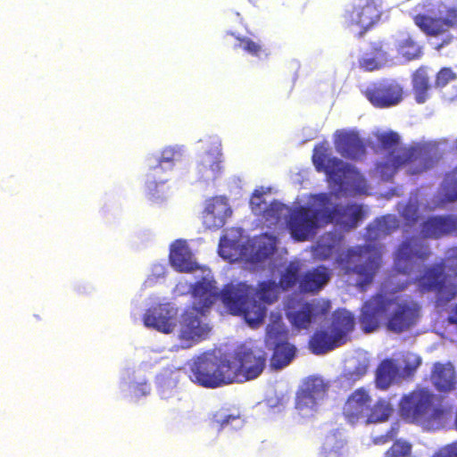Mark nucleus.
Here are the masks:
<instances>
[{
	"instance_id": "obj_1",
	"label": "nucleus",
	"mask_w": 457,
	"mask_h": 457,
	"mask_svg": "<svg viewBox=\"0 0 457 457\" xmlns=\"http://www.w3.org/2000/svg\"><path fill=\"white\" fill-rule=\"evenodd\" d=\"M378 147L385 152L384 159L376 163L374 171L384 181L391 180L401 170L415 176L433 169L439 161L436 153L421 145L402 146L399 135L386 131L378 135Z\"/></svg>"
},
{
	"instance_id": "obj_2",
	"label": "nucleus",
	"mask_w": 457,
	"mask_h": 457,
	"mask_svg": "<svg viewBox=\"0 0 457 457\" xmlns=\"http://www.w3.org/2000/svg\"><path fill=\"white\" fill-rule=\"evenodd\" d=\"M398 228L397 220L391 215L378 218L367 227V243L348 249L342 269L346 275L357 276L356 285L362 290L373 281L381 263L382 245L376 241Z\"/></svg>"
},
{
	"instance_id": "obj_3",
	"label": "nucleus",
	"mask_w": 457,
	"mask_h": 457,
	"mask_svg": "<svg viewBox=\"0 0 457 457\" xmlns=\"http://www.w3.org/2000/svg\"><path fill=\"white\" fill-rule=\"evenodd\" d=\"M278 286L274 280L258 283L254 289L244 282L227 284L222 288L221 302L229 313L242 316L251 328H257L266 317L267 304L278 300Z\"/></svg>"
},
{
	"instance_id": "obj_4",
	"label": "nucleus",
	"mask_w": 457,
	"mask_h": 457,
	"mask_svg": "<svg viewBox=\"0 0 457 457\" xmlns=\"http://www.w3.org/2000/svg\"><path fill=\"white\" fill-rule=\"evenodd\" d=\"M227 353L204 355L191 366L190 379L205 388H217L233 383Z\"/></svg>"
},
{
	"instance_id": "obj_5",
	"label": "nucleus",
	"mask_w": 457,
	"mask_h": 457,
	"mask_svg": "<svg viewBox=\"0 0 457 457\" xmlns=\"http://www.w3.org/2000/svg\"><path fill=\"white\" fill-rule=\"evenodd\" d=\"M435 395L427 388H418L404 395L399 402V415L409 423L420 424L439 419L444 410L434 406Z\"/></svg>"
},
{
	"instance_id": "obj_6",
	"label": "nucleus",
	"mask_w": 457,
	"mask_h": 457,
	"mask_svg": "<svg viewBox=\"0 0 457 457\" xmlns=\"http://www.w3.org/2000/svg\"><path fill=\"white\" fill-rule=\"evenodd\" d=\"M233 383L258 378L266 366L267 356L261 348L240 345L231 353H227Z\"/></svg>"
},
{
	"instance_id": "obj_7",
	"label": "nucleus",
	"mask_w": 457,
	"mask_h": 457,
	"mask_svg": "<svg viewBox=\"0 0 457 457\" xmlns=\"http://www.w3.org/2000/svg\"><path fill=\"white\" fill-rule=\"evenodd\" d=\"M312 160L316 170L325 173L328 180L338 187L346 183L348 179L358 175L355 167L331 156L327 142L320 143L314 146Z\"/></svg>"
},
{
	"instance_id": "obj_8",
	"label": "nucleus",
	"mask_w": 457,
	"mask_h": 457,
	"mask_svg": "<svg viewBox=\"0 0 457 457\" xmlns=\"http://www.w3.org/2000/svg\"><path fill=\"white\" fill-rule=\"evenodd\" d=\"M312 203L314 206L312 211L309 207L300 206L290 213L287 227L296 241L307 240L314 233L319 224L326 225L324 211L319 204L317 195L312 196Z\"/></svg>"
},
{
	"instance_id": "obj_9",
	"label": "nucleus",
	"mask_w": 457,
	"mask_h": 457,
	"mask_svg": "<svg viewBox=\"0 0 457 457\" xmlns=\"http://www.w3.org/2000/svg\"><path fill=\"white\" fill-rule=\"evenodd\" d=\"M431 255L428 243L419 237H409L403 240L394 253L395 269L403 274H409L415 266L427 261Z\"/></svg>"
},
{
	"instance_id": "obj_10",
	"label": "nucleus",
	"mask_w": 457,
	"mask_h": 457,
	"mask_svg": "<svg viewBox=\"0 0 457 457\" xmlns=\"http://www.w3.org/2000/svg\"><path fill=\"white\" fill-rule=\"evenodd\" d=\"M319 204L323 208L325 224L336 222L344 228H355L363 218V211L361 205L351 204H332L331 197L327 193L317 195Z\"/></svg>"
},
{
	"instance_id": "obj_11",
	"label": "nucleus",
	"mask_w": 457,
	"mask_h": 457,
	"mask_svg": "<svg viewBox=\"0 0 457 457\" xmlns=\"http://www.w3.org/2000/svg\"><path fill=\"white\" fill-rule=\"evenodd\" d=\"M394 300L391 312L388 311L386 317V328L388 331L401 334L409 330L418 321L420 307L419 303L411 299H399L390 297Z\"/></svg>"
},
{
	"instance_id": "obj_12",
	"label": "nucleus",
	"mask_w": 457,
	"mask_h": 457,
	"mask_svg": "<svg viewBox=\"0 0 457 457\" xmlns=\"http://www.w3.org/2000/svg\"><path fill=\"white\" fill-rule=\"evenodd\" d=\"M394 300L385 294L378 293L366 300L360 310L358 322L361 329L366 333L377 331L390 311Z\"/></svg>"
},
{
	"instance_id": "obj_13",
	"label": "nucleus",
	"mask_w": 457,
	"mask_h": 457,
	"mask_svg": "<svg viewBox=\"0 0 457 457\" xmlns=\"http://www.w3.org/2000/svg\"><path fill=\"white\" fill-rule=\"evenodd\" d=\"M445 267V261L426 267L423 273L417 278L420 292H434L441 300L453 299L456 291L454 287L447 285Z\"/></svg>"
},
{
	"instance_id": "obj_14",
	"label": "nucleus",
	"mask_w": 457,
	"mask_h": 457,
	"mask_svg": "<svg viewBox=\"0 0 457 457\" xmlns=\"http://www.w3.org/2000/svg\"><path fill=\"white\" fill-rule=\"evenodd\" d=\"M204 315V310H200L196 306L186 309L180 315L179 338L186 343L185 347L192 346L207 336L210 328L203 320Z\"/></svg>"
},
{
	"instance_id": "obj_15",
	"label": "nucleus",
	"mask_w": 457,
	"mask_h": 457,
	"mask_svg": "<svg viewBox=\"0 0 457 457\" xmlns=\"http://www.w3.org/2000/svg\"><path fill=\"white\" fill-rule=\"evenodd\" d=\"M363 95L374 107L390 108L403 101V88L395 80L383 79L367 87Z\"/></svg>"
},
{
	"instance_id": "obj_16",
	"label": "nucleus",
	"mask_w": 457,
	"mask_h": 457,
	"mask_svg": "<svg viewBox=\"0 0 457 457\" xmlns=\"http://www.w3.org/2000/svg\"><path fill=\"white\" fill-rule=\"evenodd\" d=\"M345 21L349 27L360 29V36L370 29L381 18V11L376 0H359V3L346 11Z\"/></svg>"
},
{
	"instance_id": "obj_17",
	"label": "nucleus",
	"mask_w": 457,
	"mask_h": 457,
	"mask_svg": "<svg viewBox=\"0 0 457 457\" xmlns=\"http://www.w3.org/2000/svg\"><path fill=\"white\" fill-rule=\"evenodd\" d=\"M413 21L428 36L442 35L452 29H457V6L447 8L445 15L441 17L417 14L413 17Z\"/></svg>"
},
{
	"instance_id": "obj_18",
	"label": "nucleus",
	"mask_w": 457,
	"mask_h": 457,
	"mask_svg": "<svg viewBox=\"0 0 457 457\" xmlns=\"http://www.w3.org/2000/svg\"><path fill=\"white\" fill-rule=\"evenodd\" d=\"M286 337L287 332L285 330L269 326L267 339L274 344L270 361L271 366L277 370L287 366L295 356L296 348Z\"/></svg>"
},
{
	"instance_id": "obj_19",
	"label": "nucleus",
	"mask_w": 457,
	"mask_h": 457,
	"mask_svg": "<svg viewBox=\"0 0 457 457\" xmlns=\"http://www.w3.org/2000/svg\"><path fill=\"white\" fill-rule=\"evenodd\" d=\"M232 210L225 196H213L206 201L203 212V222L208 229H219L224 226L227 218L231 216Z\"/></svg>"
},
{
	"instance_id": "obj_20",
	"label": "nucleus",
	"mask_w": 457,
	"mask_h": 457,
	"mask_svg": "<svg viewBox=\"0 0 457 457\" xmlns=\"http://www.w3.org/2000/svg\"><path fill=\"white\" fill-rule=\"evenodd\" d=\"M334 145L337 152L346 159L359 160L366 154L364 143L353 131H337Z\"/></svg>"
},
{
	"instance_id": "obj_21",
	"label": "nucleus",
	"mask_w": 457,
	"mask_h": 457,
	"mask_svg": "<svg viewBox=\"0 0 457 457\" xmlns=\"http://www.w3.org/2000/svg\"><path fill=\"white\" fill-rule=\"evenodd\" d=\"M176 312L166 304H158L147 310L144 315V324L162 333H171L175 328Z\"/></svg>"
},
{
	"instance_id": "obj_22",
	"label": "nucleus",
	"mask_w": 457,
	"mask_h": 457,
	"mask_svg": "<svg viewBox=\"0 0 457 457\" xmlns=\"http://www.w3.org/2000/svg\"><path fill=\"white\" fill-rule=\"evenodd\" d=\"M453 233L457 234L456 216H432L420 225V234L425 238L437 239Z\"/></svg>"
},
{
	"instance_id": "obj_23",
	"label": "nucleus",
	"mask_w": 457,
	"mask_h": 457,
	"mask_svg": "<svg viewBox=\"0 0 457 457\" xmlns=\"http://www.w3.org/2000/svg\"><path fill=\"white\" fill-rule=\"evenodd\" d=\"M370 403L371 397L368 391L363 387L357 388L346 399L343 414L348 422L353 424L361 418L367 417Z\"/></svg>"
},
{
	"instance_id": "obj_24",
	"label": "nucleus",
	"mask_w": 457,
	"mask_h": 457,
	"mask_svg": "<svg viewBox=\"0 0 457 457\" xmlns=\"http://www.w3.org/2000/svg\"><path fill=\"white\" fill-rule=\"evenodd\" d=\"M318 314L317 306L310 302H292L287 306V316L295 328H308Z\"/></svg>"
},
{
	"instance_id": "obj_25",
	"label": "nucleus",
	"mask_w": 457,
	"mask_h": 457,
	"mask_svg": "<svg viewBox=\"0 0 457 457\" xmlns=\"http://www.w3.org/2000/svg\"><path fill=\"white\" fill-rule=\"evenodd\" d=\"M169 258L172 267L179 272H191L198 268L185 240L178 239L171 245Z\"/></svg>"
},
{
	"instance_id": "obj_26",
	"label": "nucleus",
	"mask_w": 457,
	"mask_h": 457,
	"mask_svg": "<svg viewBox=\"0 0 457 457\" xmlns=\"http://www.w3.org/2000/svg\"><path fill=\"white\" fill-rule=\"evenodd\" d=\"M221 292L222 290L219 292L214 281L203 278L195 282L192 287V295L195 299L192 306H196L206 312L219 296L221 298Z\"/></svg>"
},
{
	"instance_id": "obj_27",
	"label": "nucleus",
	"mask_w": 457,
	"mask_h": 457,
	"mask_svg": "<svg viewBox=\"0 0 457 457\" xmlns=\"http://www.w3.org/2000/svg\"><path fill=\"white\" fill-rule=\"evenodd\" d=\"M330 272L323 265L307 270L299 279V290L302 293L316 294L328 282Z\"/></svg>"
},
{
	"instance_id": "obj_28",
	"label": "nucleus",
	"mask_w": 457,
	"mask_h": 457,
	"mask_svg": "<svg viewBox=\"0 0 457 457\" xmlns=\"http://www.w3.org/2000/svg\"><path fill=\"white\" fill-rule=\"evenodd\" d=\"M355 318L353 314L345 310H336L331 316L329 330L342 345L348 340V335L354 329Z\"/></svg>"
},
{
	"instance_id": "obj_29",
	"label": "nucleus",
	"mask_w": 457,
	"mask_h": 457,
	"mask_svg": "<svg viewBox=\"0 0 457 457\" xmlns=\"http://www.w3.org/2000/svg\"><path fill=\"white\" fill-rule=\"evenodd\" d=\"M341 345L335 335L326 329L316 330L309 340V348L316 355L327 353Z\"/></svg>"
},
{
	"instance_id": "obj_30",
	"label": "nucleus",
	"mask_w": 457,
	"mask_h": 457,
	"mask_svg": "<svg viewBox=\"0 0 457 457\" xmlns=\"http://www.w3.org/2000/svg\"><path fill=\"white\" fill-rule=\"evenodd\" d=\"M431 380L435 387L444 393H448L455 388L456 375L453 367L442 363H435Z\"/></svg>"
},
{
	"instance_id": "obj_31",
	"label": "nucleus",
	"mask_w": 457,
	"mask_h": 457,
	"mask_svg": "<svg viewBox=\"0 0 457 457\" xmlns=\"http://www.w3.org/2000/svg\"><path fill=\"white\" fill-rule=\"evenodd\" d=\"M411 85L414 99L418 104H424L430 96L432 85L425 67H420L411 75Z\"/></svg>"
},
{
	"instance_id": "obj_32",
	"label": "nucleus",
	"mask_w": 457,
	"mask_h": 457,
	"mask_svg": "<svg viewBox=\"0 0 457 457\" xmlns=\"http://www.w3.org/2000/svg\"><path fill=\"white\" fill-rule=\"evenodd\" d=\"M181 157L182 154L179 149L174 147H167L163 149L158 161V164L151 169L152 172L150 176L154 179V182L155 184L164 183L166 179H160L158 181L156 180L157 175L160 171L171 170L174 164L181 160Z\"/></svg>"
},
{
	"instance_id": "obj_33",
	"label": "nucleus",
	"mask_w": 457,
	"mask_h": 457,
	"mask_svg": "<svg viewBox=\"0 0 457 457\" xmlns=\"http://www.w3.org/2000/svg\"><path fill=\"white\" fill-rule=\"evenodd\" d=\"M327 391V386L320 378H309L303 386L301 394L297 396L299 403L314 404L316 399L322 398Z\"/></svg>"
},
{
	"instance_id": "obj_34",
	"label": "nucleus",
	"mask_w": 457,
	"mask_h": 457,
	"mask_svg": "<svg viewBox=\"0 0 457 457\" xmlns=\"http://www.w3.org/2000/svg\"><path fill=\"white\" fill-rule=\"evenodd\" d=\"M398 375V368L392 360L382 361L376 370V384L380 389H386Z\"/></svg>"
},
{
	"instance_id": "obj_35",
	"label": "nucleus",
	"mask_w": 457,
	"mask_h": 457,
	"mask_svg": "<svg viewBox=\"0 0 457 457\" xmlns=\"http://www.w3.org/2000/svg\"><path fill=\"white\" fill-rule=\"evenodd\" d=\"M393 413L392 404L386 399H378L372 406H369L367 421L370 423L383 422Z\"/></svg>"
},
{
	"instance_id": "obj_36",
	"label": "nucleus",
	"mask_w": 457,
	"mask_h": 457,
	"mask_svg": "<svg viewBox=\"0 0 457 457\" xmlns=\"http://www.w3.org/2000/svg\"><path fill=\"white\" fill-rule=\"evenodd\" d=\"M210 420L218 430H222L232 426L235 422L240 421L241 413L237 410L230 411L226 408H220L212 414Z\"/></svg>"
},
{
	"instance_id": "obj_37",
	"label": "nucleus",
	"mask_w": 457,
	"mask_h": 457,
	"mask_svg": "<svg viewBox=\"0 0 457 457\" xmlns=\"http://www.w3.org/2000/svg\"><path fill=\"white\" fill-rule=\"evenodd\" d=\"M221 170L220 154L212 155L206 154L200 164L198 165V171L202 176H206L207 179H216Z\"/></svg>"
},
{
	"instance_id": "obj_38",
	"label": "nucleus",
	"mask_w": 457,
	"mask_h": 457,
	"mask_svg": "<svg viewBox=\"0 0 457 457\" xmlns=\"http://www.w3.org/2000/svg\"><path fill=\"white\" fill-rule=\"evenodd\" d=\"M441 190L444 201L453 203L457 200V166L445 174Z\"/></svg>"
},
{
	"instance_id": "obj_39",
	"label": "nucleus",
	"mask_w": 457,
	"mask_h": 457,
	"mask_svg": "<svg viewBox=\"0 0 457 457\" xmlns=\"http://www.w3.org/2000/svg\"><path fill=\"white\" fill-rule=\"evenodd\" d=\"M287 211V207L285 204L278 201H273L270 204H267L263 208V212L259 215L262 216L265 221L275 225L286 215Z\"/></svg>"
},
{
	"instance_id": "obj_40",
	"label": "nucleus",
	"mask_w": 457,
	"mask_h": 457,
	"mask_svg": "<svg viewBox=\"0 0 457 457\" xmlns=\"http://www.w3.org/2000/svg\"><path fill=\"white\" fill-rule=\"evenodd\" d=\"M300 268L297 264L290 262L282 273L279 284L284 289H289L295 286L300 279Z\"/></svg>"
},
{
	"instance_id": "obj_41",
	"label": "nucleus",
	"mask_w": 457,
	"mask_h": 457,
	"mask_svg": "<svg viewBox=\"0 0 457 457\" xmlns=\"http://www.w3.org/2000/svg\"><path fill=\"white\" fill-rule=\"evenodd\" d=\"M399 53L407 60L418 59L422 54V49L412 38L403 39L399 45Z\"/></svg>"
},
{
	"instance_id": "obj_42",
	"label": "nucleus",
	"mask_w": 457,
	"mask_h": 457,
	"mask_svg": "<svg viewBox=\"0 0 457 457\" xmlns=\"http://www.w3.org/2000/svg\"><path fill=\"white\" fill-rule=\"evenodd\" d=\"M236 38L239 42V47L253 56L260 57L265 52L262 45L259 42L246 37H237Z\"/></svg>"
},
{
	"instance_id": "obj_43",
	"label": "nucleus",
	"mask_w": 457,
	"mask_h": 457,
	"mask_svg": "<svg viewBox=\"0 0 457 457\" xmlns=\"http://www.w3.org/2000/svg\"><path fill=\"white\" fill-rule=\"evenodd\" d=\"M411 445L408 442L395 441L383 457H411Z\"/></svg>"
},
{
	"instance_id": "obj_44",
	"label": "nucleus",
	"mask_w": 457,
	"mask_h": 457,
	"mask_svg": "<svg viewBox=\"0 0 457 457\" xmlns=\"http://www.w3.org/2000/svg\"><path fill=\"white\" fill-rule=\"evenodd\" d=\"M456 79L457 74L453 71V69L450 67H444L436 73L434 87L436 88H443Z\"/></svg>"
},
{
	"instance_id": "obj_45",
	"label": "nucleus",
	"mask_w": 457,
	"mask_h": 457,
	"mask_svg": "<svg viewBox=\"0 0 457 457\" xmlns=\"http://www.w3.org/2000/svg\"><path fill=\"white\" fill-rule=\"evenodd\" d=\"M388 49L389 45L382 40L374 41L370 44V54L385 63L387 62Z\"/></svg>"
},
{
	"instance_id": "obj_46",
	"label": "nucleus",
	"mask_w": 457,
	"mask_h": 457,
	"mask_svg": "<svg viewBox=\"0 0 457 457\" xmlns=\"http://www.w3.org/2000/svg\"><path fill=\"white\" fill-rule=\"evenodd\" d=\"M267 203L263 197V193L258 189L254 190L250 198V206L255 215L261 214Z\"/></svg>"
},
{
	"instance_id": "obj_47",
	"label": "nucleus",
	"mask_w": 457,
	"mask_h": 457,
	"mask_svg": "<svg viewBox=\"0 0 457 457\" xmlns=\"http://www.w3.org/2000/svg\"><path fill=\"white\" fill-rule=\"evenodd\" d=\"M385 62L377 57H363L359 61V66L365 71H373L381 69Z\"/></svg>"
},
{
	"instance_id": "obj_48",
	"label": "nucleus",
	"mask_w": 457,
	"mask_h": 457,
	"mask_svg": "<svg viewBox=\"0 0 457 457\" xmlns=\"http://www.w3.org/2000/svg\"><path fill=\"white\" fill-rule=\"evenodd\" d=\"M368 371V366L363 363H359L353 370L345 373V379L351 383H354L363 378Z\"/></svg>"
},
{
	"instance_id": "obj_49",
	"label": "nucleus",
	"mask_w": 457,
	"mask_h": 457,
	"mask_svg": "<svg viewBox=\"0 0 457 457\" xmlns=\"http://www.w3.org/2000/svg\"><path fill=\"white\" fill-rule=\"evenodd\" d=\"M420 363L421 360L418 356H412V360H406L403 369V376L406 378L413 376Z\"/></svg>"
},
{
	"instance_id": "obj_50",
	"label": "nucleus",
	"mask_w": 457,
	"mask_h": 457,
	"mask_svg": "<svg viewBox=\"0 0 457 457\" xmlns=\"http://www.w3.org/2000/svg\"><path fill=\"white\" fill-rule=\"evenodd\" d=\"M432 457H457V442L441 447Z\"/></svg>"
},
{
	"instance_id": "obj_51",
	"label": "nucleus",
	"mask_w": 457,
	"mask_h": 457,
	"mask_svg": "<svg viewBox=\"0 0 457 457\" xmlns=\"http://www.w3.org/2000/svg\"><path fill=\"white\" fill-rule=\"evenodd\" d=\"M333 248L332 245L319 243L314 249V253L320 259H327L332 255Z\"/></svg>"
},
{
	"instance_id": "obj_52",
	"label": "nucleus",
	"mask_w": 457,
	"mask_h": 457,
	"mask_svg": "<svg viewBox=\"0 0 457 457\" xmlns=\"http://www.w3.org/2000/svg\"><path fill=\"white\" fill-rule=\"evenodd\" d=\"M445 262H450V265L456 267L455 274L457 275V247L449 249Z\"/></svg>"
},
{
	"instance_id": "obj_53",
	"label": "nucleus",
	"mask_w": 457,
	"mask_h": 457,
	"mask_svg": "<svg viewBox=\"0 0 457 457\" xmlns=\"http://www.w3.org/2000/svg\"><path fill=\"white\" fill-rule=\"evenodd\" d=\"M449 321L450 323L457 326V304L453 308L452 314L449 317Z\"/></svg>"
},
{
	"instance_id": "obj_54",
	"label": "nucleus",
	"mask_w": 457,
	"mask_h": 457,
	"mask_svg": "<svg viewBox=\"0 0 457 457\" xmlns=\"http://www.w3.org/2000/svg\"><path fill=\"white\" fill-rule=\"evenodd\" d=\"M453 40V37L452 36H447L445 38H444L442 40V42L437 46V49H440L442 48L443 46H446V45H449Z\"/></svg>"
},
{
	"instance_id": "obj_55",
	"label": "nucleus",
	"mask_w": 457,
	"mask_h": 457,
	"mask_svg": "<svg viewBox=\"0 0 457 457\" xmlns=\"http://www.w3.org/2000/svg\"><path fill=\"white\" fill-rule=\"evenodd\" d=\"M272 250H273V247H271L270 250H269L268 252L264 253L263 255L265 257L268 256L269 254L272 253Z\"/></svg>"
},
{
	"instance_id": "obj_56",
	"label": "nucleus",
	"mask_w": 457,
	"mask_h": 457,
	"mask_svg": "<svg viewBox=\"0 0 457 457\" xmlns=\"http://www.w3.org/2000/svg\"><path fill=\"white\" fill-rule=\"evenodd\" d=\"M453 150H454L455 152H457V138H456V139H455V141H454Z\"/></svg>"
},
{
	"instance_id": "obj_57",
	"label": "nucleus",
	"mask_w": 457,
	"mask_h": 457,
	"mask_svg": "<svg viewBox=\"0 0 457 457\" xmlns=\"http://www.w3.org/2000/svg\"><path fill=\"white\" fill-rule=\"evenodd\" d=\"M143 386H146V387L149 389V386H148L146 384H144Z\"/></svg>"
}]
</instances>
